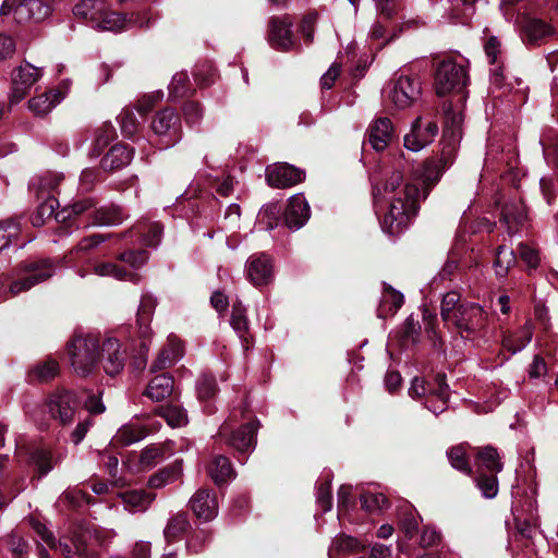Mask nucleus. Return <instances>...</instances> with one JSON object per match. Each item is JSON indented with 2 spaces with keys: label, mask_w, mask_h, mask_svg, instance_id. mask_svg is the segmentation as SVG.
I'll use <instances>...</instances> for the list:
<instances>
[{
  "label": "nucleus",
  "mask_w": 558,
  "mask_h": 558,
  "mask_svg": "<svg viewBox=\"0 0 558 558\" xmlns=\"http://www.w3.org/2000/svg\"><path fill=\"white\" fill-rule=\"evenodd\" d=\"M63 180L62 173L47 172L37 179L32 181V186L36 187L40 197L50 195V193L57 191L58 185Z\"/></svg>",
  "instance_id": "nucleus-43"
},
{
  "label": "nucleus",
  "mask_w": 558,
  "mask_h": 558,
  "mask_svg": "<svg viewBox=\"0 0 558 558\" xmlns=\"http://www.w3.org/2000/svg\"><path fill=\"white\" fill-rule=\"evenodd\" d=\"M21 232L20 222L15 219L0 221V252L9 247Z\"/></svg>",
  "instance_id": "nucleus-45"
},
{
  "label": "nucleus",
  "mask_w": 558,
  "mask_h": 558,
  "mask_svg": "<svg viewBox=\"0 0 558 558\" xmlns=\"http://www.w3.org/2000/svg\"><path fill=\"white\" fill-rule=\"evenodd\" d=\"M93 27L99 31L122 32L128 29V17L125 14L107 10L105 5Z\"/></svg>",
  "instance_id": "nucleus-29"
},
{
  "label": "nucleus",
  "mask_w": 558,
  "mask_h": 558,
  "mask_svg": "<svg viewBox=\"0 0 558 558\" xmlns=\"http://www.w3.org/2000/svg\"><path fill=\"white\" fill-rule=\"evenodd\" d=\"M230 325L239 338L242 341L247 342L246 335L248 332V322L245 315V308L241 303H234L232 305Z\"/></svg>",
  "instance_id": "nucleus-44"
},
{
  "label": "nucleus",
  "mask_w": 558,
  "mask_h": 558,
  "mask_svg": "<svg viewBox=\"0 0 558 558\" xmlns=\"http://www.w3.org/2000/svg\"><path fill=\"white\" fill-rule=\"evenodd\" d=\"M158 414L162 416L171 427H181L187 423V414L180 405L170 404L159 408Z\"/></svg>",
  "instance_id": "nucleus-46"
},
{
  "label": "nucleus",
  "mask_w": 558,
  "mask_h": 558,
  "mask_svg": "<svg viewBox=\"0 0 558 558\" xmlns=\"http://www.w3.org/2000/svg\"><path fill=\"white\" fill-rule=\"evenodd\" d=\"M533 324L527 320L515 333L504 337L502 345L512 354L522 351L532 340Z\"/></svg>",
  "instance_id": "nucleus-27"
},
{
  "label": "nucleus",
  "mask_w": 558,
  "mask_h": 558,
  "mask_svg": "<svg viewBox=\"0 0 558 558\" xmlns=\"http://www.w3.org/2000/svg\"><path fill=\"white\" fill-rule=\"evenodd\" d=\"M403 302V294L400 291L395 290L391 286L385 283L380 304L377 310L378 317L386 318L395 315L402 306Z\"/></svg>",
  "instance_id": "nucleus-25"
},
{
  "label": "nucleus",
  "mask_w": 558,
  "mask_h": 558,
  "mask_svg": "<svg viewBox=\"0 0 558 558\" xmlns=\"http://www.w3.org/2000/svg\"><path fill=\"white\" fill-rule=\"evenodd\" d=\"M189 92V76L185 72H178L169 84V95L173 99L181 98Z\"/></svg>",
  "instance_id": "nucleus-56"
},
{
  "label": "nucleus",
  "mask_w": 558,
  "mask_h": 558,
  "mask_svg": "<svg viewBox=\"0 0 558 558\" xmlns=\"http://www.w3.org/2000/svg\"><path fill=\"white\" fill-rule=\"evenodd\" d=\"M459 143L460 142L442 138V149L436 162H438L444 170L448 169L453 163Z\"/></svg>",
  "instance_id": "nucleus-58"
},
{
  "label": "nucleus",
  "mask_w": 558,
  "mask_h": 558,
  "mask_svg": "<svg viewBox=\"0 0 558 558\" xmlns=\"http://www.w3.org/2000/svg\"><path fill=\"white\" fill-rule=\"evenodd\" d=\"M118 258L134 269L141 268L148 260V254L144 250L128 251L121 253Z\"/></svg>",
  "instance_id": "nucleus-61"
},
{
  "label": "nucleus",
  "mask_w": 558,
  "mask_h": 558,
  "mask_svg": "<svg viewBox=\"0 0 558 558\" xmlns=\"http://www.w3.org/2000/svg\"><path fill=\"white\" fill-rule=\"evenodd\" d=\"M420 520V515L411 506L403 507L399 513L400 527L408 537H412L415 534Z\"/></svg>",
  "instance_id": "nucleus-47"
},
{
  "label": "nucleus",
  "mask_w": 558,
  "mask_h": 558,
  "mask_svg": "<svg viewBox=\"0 0 558 558\" xmlns=\"http://www.w3.org/2000/svg\"><path fill=\"white\" fill-rule=\"evenodd\" d=\"M149 433L147 425L130 423L120 427L114 436V441L122 446H130L144 439Z\"/></svg>",
  "instance_id": "nucleus-31"
},
{
  "label": "nucleus",
  "mask_w": 558,
  "mask_h": 558,
  "mask_svg": "<svg viewBox=\"0 0 558 558\" xmlns=\"http://www.w3.org/2000/svg\"><path fill=\"white\" fill-rule=\"evenodd\" d=\"M181 469L180 466H174L171 469H165L154 474L149 478V486L153 488H161L167 484L173 483L175 480L180 477Z\"/></svg>",
  "instance_id": "nucleus-53"
},
{
  "label": "nucleus",
  "mask_w": 558,
  "mask_h": 558,
  "mask_svg": "<svg viewBox=\"0 0 558 558\" xmlns=\"http://www.w3.org/2000/svg\"><path fill=\"white\" fill-rule=\"evenodd\" d=\"M32 526L41 537L44 543L51 548L58 549L66 558H73L74 554L81 553V548L78 546H75V551H73L72 547L66 543L59 542L56 544L52 533L41 522L32 520Z\"/></svg>",
  "instance_id": "nucleus-33"
},
{
  "label": "nucleus",
  "mask_w": 558,
  "mask_h": 558,
  "mask_svg": "<svg viewBox=\"0 0 558 558\" xmlns=\"http://www.w3.org/2000/svg\"><path fill=\"white\" fill-rule=\"evenodd\" d=\"M31 461L37 468L40 475L48 474L57 460L53 461L51 450L46 446H39L31 452Z\"/></svg>",
  "instance_id": "nucleus-41"
},
{
  "label": "nucleus",
  "mask_w": 558,
  "mask_h": 558,
  "mask_svg": "<svg viewBox=\"0 0 558 558\" xmlns=\"http://www.w3.org/2000/svg\"><path fill=\"white\" fill-rule=\"evenodd\" d=\"M515 262L517 258L513 250L507 247L506 245H500L497 250L496 258L494 262L496 276L499 278H505Z\"/></svg>",
  "instance_id": "nucleus-42"
},
{
  "label": "nucleus",
  "mask_w": 558,
  "mask_h": 558,
  "mask_svg": "<svg viewBox=\"0 0 558 558\" xmlns=\"http://www.w3.org/2000/svg\"><path fill=\"white\" fill-rule=\"evenodd\" d=\"M208 474L216 484L228 482L235 476L230 460L225 456H215L208 465Z\"/></svg>",
  "instance_id": "nucleus-32"
},
{
  "label": "nucleus",
  "mask_w": 558,
  "mask_h": 558,
  "mask_svg": "<svg viewBox=\"0 0 558 558\" xmlns=\"http://www.w3.org/2000/svg\"><path fill=\"white\" fill-rule=\"evenodd\" d=\"M246 276L254 287H264L275 278L274 264L265 254L252 255L246 262Z\"/></svg>",
  "instance_id": "nucleus-14"
},
{
  "label": "nucleus",
  "mask_w": 558,
  "mask_h": 558,
  "mask_svg": "<svg viewBox=\"0 0 558 558\" xmlns=\"http://www.w3.org/2000/svg\"><path fill=\"white\" fill-rule=\"evenodd\" d=\"M33 373L39 380H48L57 375L58 363L54 360H48L35 366Z\"/></svg>",
  "instance_id": "nucleus-63"
},
{
  "label": "nucleus",
  "mask_w": 558,
  "mask_h": 558,
  "mask_svg": "<svg viewBox=\"0 0 558 558\" xmlns=\"http://www.w3.org/2000/svg\"><path fill=\"white\" fill-rule=\"evenodd\" d=\"M94 271L96 275L101 277H113L119 280H133L136 278L135 275L129 272L122 267H119L114 263H100L95 265Z\"/></svg>",
  "instance_id": "nucleus-48"
},
{
  "label": "nucleus",
  "mask_w": 558,
  "mask_h": 558,
  "mask_svg": "<svg viewBox=\"0 0 558 558\" xmlns=\"http://www.w3.org/2000/svg\"><path fill=\"white\" fill-rule=\"evenodd\" d=\"M65 97L59 89H50L28 100V109L35 116H46Z\"/></svg>",
  "instance_id": "nucleus-22"
},
{
  "label": "nucleus",
  "mask_w": 558,
  "mask_h": 558,
  "mask_svg": "<svg viewBox=\"0 0 558 558\" xmlns=\"http://www.w3.org/2000/svg\"><path fill=\"white\" fill-rule=\"evenodd\" d=\"M266 179L270 186L284 189L305 179V172L289 163H275L266 169Z\"/></svg>",
  "instance_id": "nucleus-15"
},
{
  "label": "nucleus",
  "mask_w": 558,
  "mask_h": 558,
  "mask_svg": "<svg viewBox=\"0 0 558 558\" xmlns=\"http://www.w3.org/2000/svg\"><path fill=\"white\" fill-rule=\"evenodd\" d=\"M162 454V450L159 446L146 447L140 457V464L144 469L153 468L158 463Z\"/></svg>",
  "instance_id": "nucleus-62"
},
{
  "label": "nucleus",
  "mask_w": 558,
  "mask_h": 558,
  "mask_svg": "<svg viewBox=\"0 0 558 558\" xmlns=\"http://www.w3.org/2000/svg\"><path fill=\"white\" fill-rule=\"evenodd\" d=\"M44 202L38 206L37 217L34 218L33 223H44L46 219H57L56 209L59 205L58 199L52 196H45Z\"/></svg>",
  "instance_id": "nucleus-51"
},
{
  "label": "nucleus",
  "mask_w": 558,
  "mask_h": 558,
  "mask_svg": "<svg viewBox=\"0 0 558 558\" xmlns=\"http://www.w3.org/2000/svg\"><path fill=\"white\" fill-rule=\"evenodd\" d=\"M409 395L413 399H424L425 408L437 415L447 408L449 386L446 383V376L438 374L432 381L414 377Z\"/></svg>",
  "instance_id": "nucleus-2"
},
{
  "label": "nucleus",
  "mask_w": 558,
  "mask_h": 558,
  "mask_svg": "<svg viewBox=\"0 0 558 558\" xmlns=\"http://www.w3.org/2000/svg\"><path fill=\"white\" fill-rule=\"evenodd\" d=\"M439 129L435 121L417 117L411 124V130L404 135V147L411 151H420L434 142Z\"/></svg>",
  "instance_id": "nucleus-9"
},
{
  "label": "nucleus",
  "mask_w": 558,
  "mask_h": 558,
  "mask_svg": "<svg viewBox=\"0 0 558 558\" xmlns=\"http://www.w3.org/2000/svg\"><path fill=\"white\" fill-rule=\"evenodd\" d=\"M451 323L464 339L473 341L476 347L482 345L481 332L486 324V314L480 305L475 303L459 305L458 313Z\"/></svg>",
  "instance_id": "nucleus-4"
},
{
  "label": "nucleus",
  "mask_w": 558,
  "mask_h": 558,
  "mask_svg": "<svg viewBox=\"0 0 558 558\" xmlns=\"http://www.w3.org/2000/svg\"><path fill=\"white\" fill-rule=\"evenodd\" d=\"M93 213L92 225L97 226H117L124 220L123 210L118 206H108L95 209Z\"/></svg>",
  "instance_id": "nucleus-39"
},
{
  "label": "nucleus",
  "mask_w": 558,
  "mask_h": 558,
  "mask_svg": "<svg viewBox=\"0 0 558 558\" xmlns=\"http://www.w3.org/2000/svg\"><path fill=\"white\" fill-rule=\"evenodd\" d=\"M395 137V129L390 119L378 118L368 128V142L377 151H383Z\"/></svg>",
  "instance_id": "nucleus-18"
},
{
  "label": "nucleus",
  "mask_w": 558,
  "mask_h": 558,
  "mask_svg": "<svg viewBox=\"0 0 558 558\" xmlns=\"http://www.w3.org/2000/svg\"><path fill=\"white\" fill-rule=\"evenodd\" d=\"M183 355V347L181 341L174 337L170 336L168 338L167 345L160 351L157 359L154 361L151 365V371H160L172 366L177 363Z\"/></svg>",
  "instance_id": "nucleus-23"
},
{
  "label": "nucleus",
  "mask_w": 558,
  "mask_h": 558,
  "mask_svg": "<svg viewBox=\"0 0 558 558\" xmlns=\"http://www.w3.org/2000/svg\"><path fill=\"white\" fill-rule=\"evenodd\" d=\"M189 527L190 522L187 514L184 512H178L169 518L163 530V536L166 541L170 543L184 534Z\"/></svg>",
  "instance_id": "nucleus-40"
},
{
  "label": "nucleus",
  "mask_w": 558,
  "mask_h": 558,
  "mask_svg": "<svg viewBox=\"0 0 558 558\" xmlns=\"http://www.w3.org/2000/svg\"><path fill=\"white\" fill-rule=\"evenodd\" d=\"M291 25L288 19L271 20L269 39L274 47L290 50L294 46Z\"/></svg>",
  "instance_id": "nucleus-20"
},
{
  "label": "nucleus",
  "mask_w": 558,
  "mask_h": 558,
  "mask_svg": "<svg viewBox=\"0 0 558 558\" xmlns=\"http://www.w3.org/2000/svg\"><path fill=\"white\" fill-rule=\"evenodd\" d=\"M173 378L167 374L155 376L145 390V396L150 400L159 402L168 398L173 391Z\"/></svg>",
  "instance_id": "nucleus-26"
},
{
  "label": "nucleus",
  "mask_w": 558,
  "mask_h": 558,
  "mask_svg": "<svg viewBox=\"0 0 558 558\" xmlns=\"http://www.w3.org/2000/svg\"><path fill=\"white\" fill-rule=\"evenodd\" d=\"M495 474L496 473L486 475L484 473H477L475 478L476 486L481 489L485 498H494L498 493V481Z\"/></svg>",
  "instance_id": "nucleus-55"
},
{
  "label": "nucleus",
  "mask_w": 558,
  "mask_h": 558,
  "mask_svg": "<svg viewBox=\"0 0 558 558\" xmlns=\"http://www.w3.org/2000/svg\"><path fill=\"white\" fill-rule=\"evenodd\" d=\"M105 2L102 0H83L73 8L76 17L86 20L93 27L99 20Z\"/></svg>",
  "instance_id": "nucleus-37"
},
{
  "label": "nucleus",
  "mask_w": 558,
  "mask_h": 558,
  "mask_svg": "<svg viewBox=\"0 0 558 558\" xmlns=\"http://www.w3.org/2000/svg\"><path fill=\"white\" fill-rule=\"evenodd\" d=\"M105 2L102 0H83L73 8L76 17L86 20L93 27L99 20Z\"/></svg>",
  "instance_id": "nucleus-38"
},
{
  "label": "nucleus",
  "mask_w": 558,
  "mask_h": 558,
  "mask_svg": "<svg viewBox=\"0 0 558 558\" xmlns=\"http://www.w3.org/2000/svg\"><path fill=\"white\" fill-rule=\"evenodd\" d=\"M124 504V507L130 512H143L148 509L155 495L145 490H128L119 495Z\"/></svg>",
  "instance_id": "nucleus-28"
},
{
  "label": "nucleus",
  "mask_w": 558,
  "mask_h": 558,
  "mask_svg": "<svg viewBox=\"0 0 558 558\" xmlns=\"http://www.w3.org/2000/svg\"><path fill=\"white\" fill-rule=\"evenodd\" d=\"M116 136V130L113 125L109 122L102 123L95 131V140H94V155L98 156L104 147H106Z\"/></svg>",
  "instance_id": "nucleus-50"
},
{
  "label": "nucleus",
  "mask_w": 558,
  "mask_h": 558,
  "mask_svg": "<svg viewBox=\"0 0 558 558\" xmlns=\"http://www.w3.org/2000/svg\"><path fill=\"white\" fill-rule=\"evenodd\" d=\"M48 408L52 417L59 420L61 424H69L74 417L77 402L74 393L64 391L53 395L49 399Z\"/></svg>",
  "instance_id": "nucleus-16"
},
{
  "label": "nucleus",
  "mask_w": 558,
  "mask_h": 558,
  "mask_svg": "<svg viewBox=\"0 0 558 558\" xmlns=\"http://www.w3.org/2000/svg\"><path fill=\"white\" fill-rule=\"evenodd\" d=\"M133 155L132 148L123 144H117L102 158L101 167L106 171L119 170L131 162Z\"/></svg>",
  "instance_id": "nucleus-24"
},
{
  "label": "nucleus",
  "mask_w": 558,
  "mask_h": 558,
  "mask_svg": "<svg viewBox=\"0 0 558 558\" xmlns=\"http://www.w3.org/2000/svg\"><path fill=\"white\" fill-rule=\"evenodd\" d=\"M526 209L521 201L507 203L501 210V219L507 225L509 233H514V227L522 225L526 219Z\"/></svg>",
  "instance_id": "nucleus-30"
},
{
  "label": "nucleus",
  "mask_w": 558,
  "mask_h": 558,
  "mask_svg": "<svg viewBox=\"0 0 558 558\" xmlns=\"http://www.w3.org/2000/svg\"><path fill=\"white\" fill-rule=\"evenodd\" d=\"M43 70L28 62L22 63L12 73L10 104H19L25 98L29 88L41 77Z\"/></svg>",
  "instance_id": "nucleus-11"
},
{
  "label": "nucleus",
  "mask_w": 558,
  "mask_h": 558,
  "mask_svg": "<svg viewBox=\"0 0 558 558\" xmlns=\"http://www.w3.org/2000/svg\"><path fill=\"white\" fill-rule=\"evenodd\" d=\"M361 502L366 511L375 512L386 506L387 499L381 493H365L361 496Z\"/></svg>",
  "instance_id": "nucleus-59"
},
{
  "label": "nucleus",
  "mask_w": 558,
  "mask_h": 558,
  "mask_svg": "<svg viewBox=\"0 0 558 558\" xmlns=\"http://www.w3.org/2000/svg\"><path fill=\"white\" fill-rule=\"evenodd\" d=\"M185 120L190 124H197L203 118V110L197 102L190 101L183 107Z\"/></svg>",
  "instance_id": "nucleus-64"
},
{
  "label": "nucleus",
  "mask_w": 558,
  "mask_h": 558,
  "mask_svg": "<svg viewBox=\"0 0 558 558\" xmlns=\"http://www.w3.org/2000/svg\"><path fill=\"white\" fill-rule=\"evenodd\" d=\"M258 429L257 422H251L233 430L231 424L226 421L219 429L218 436L225 439L231 447L239 452H245L254 449L255 435Z\"/></svg>",
  "instance_id": "nucleus-10"
},
{
  "label": "nucleus",
  "mask_w": 558,
  "mask_h": 558,
  "mask_svg": "<svg viewBox=\"0 0 558 558\" xmlns=\"http://www.w3.org/2000/svg\"><path fill=\"white\" fill-rule=\"evenodd\" d=\"M24 277L12 282L10 291L13 294L29 290L34 286L49 279L54 274V266L49 259L27 262L23 265Z\"/></svg>",
  "instance_id": "nucleus-8"
},
{
  "label": "nucleus",
  "mask_w": 558,
  "mask_h": 558,
  "mask_svg": "<svg viewBox=\"0 0 558 558\" xmlns=\"http://www.w3.org/2000/svg\"><path fill=\"white\" fill-rule=\"evenodd\" d=\"M156 135L166 138L165 146L170 147L180 140L181 120L173 109L160 110L151 122Z\"/></svg>",
  "instance_id": "nucleus-12"
},
{
  "label": "nucleus",
  "mask_w": 558,
  "mask_h": 558,
  "mask_svg": "<svg viewBox=\"0 0 558 558\" xmlns=\"http://www.w3.org/2000/svg\"><path fill=\"white\" fill-rule=\"evenodd\" d=\"M156 299L150 294H143L141 299V303L137 311V324L140 328V333L143 338H146L149 335L148 324L151 319L156 307Z\"/></svg>",
  "instance_id": "nucleus-36"
},
{
  "label": "nucleus",
  "mask_w": 558,
  "mask_h": 558,
  "mask_svg": "<svg viewBox=\"0 0 558 558\" xmlns=\"http://www.w3.org/2000/svg\"><path fill=\"white\" fill-rule=\"evenodd\" d=\"M387 95L397 109H407L420 98L421 82L416 76L401 74L389 84Z\"/></svg>",
  "instance_id": "nucleus-7"
},
{
  "label": "nucleus",
  "mask_w": 558,
  "mask_h": 558,
  "mask_svg": "<svg viewBox=\"0 0 558 558\" xmlns=\"http://www.w3.org/2000/svg\"><path fill=\"white\" fill-rule=\"evenodd\" d=\"M462 111H454L451 108L446 109L442 138L460 142L462 137Z\"/></svg>",
  "instance_id": "nucleus-34"
},
{
  "label": "nucleus",
  "mask_w": 558,
  "mask_h": 558,
  "mask_svg": "<svg viewBox=\"0 0 558 558\" xmlns=\"http://www.w3.org/2000/svg\"><path fill=\"white\" fill-rule=\"evenodd\" d=\"M477 473H484V470L490 473H498L502 470L497 450L493 447H485L477 452L476 456Z\"/></svg>",
  "instance_id": "nucleus-35"
},
{
  "label": "nucleus",
  "mask_w": 558,
  "mask_h": 558,
  "mask_svg": "<svg viewBox=\"0 0 558 558\" xmlns=\"http://www.w3.org/2000/svg\"><path fill=\"white\" fill-rule=\"evenodd\" d=\"M317 506L323 512H327L331 509V494H330V480L329 474L326 475L325 481H319L317 493H316Z\"/></svg>",
  "instance_id": "nucleus-57"
},
{
  "label": "nucleus",
  "mask_w": 558,
  "mask_h": 558,
  "mask_svg": "<svg viewBox=\"0 0 558 558\" xmlns=\"http://www.w3.org/2000/svg\"><path fill=\"white\" fill-rule=\"evenodd\" d=\"M310 218V206L305 197L296 194L290 198L284 211V221L289 229L298 230L305 225Z\"/></svg>",
  "instance_id": "nucleus-19"
},
{
  "label": "nucleus",
  "mask_w": 558,
  "mask_h": 558,
  "mask_svg": "<svg viewBox=\"0 0 558 558\" xmlns=\"http://www.w3.org/2000/svg\"><path fill=\"white\" fill-rule=\"evenodd\" d=\"M468 74L463 65L452 60L441 61L436 70L435 88L439 96L451 92H461L468 84Z\"/></svg>",
  "instance_id": "nucleus-6"
},
{
  "label": "nucleus",
  "mask_w": 558,
  "mask_h": 558,
  "mask_svg": "<svg viewBox=\"0 0 558 558\" xmlns=\"http://www.w3.org/2000/svg\"><path fill=\"white\" fill-rule=\"evenodd\" d=\"M444 172V168L436 160L426 161L420 173L425 185L422 193L417 184L403 182L399 170L391 172L381 186H375L373 194L377 210H384L380 207V202L388 204L380 218L383 231L390 235H397L405 230L417 215L418 203L421 197H426V189L435 185Z\"/></svg>",
  "instance_id": "nucleus-1"
},
{
  "label": "nucleus",
  "mask_w": 558,
  "mask_h": 558,
  "mask_svg": "<svg viewBox=\"0 0 558 558\" xmlns=\"http://www.w3.org/2000/svg\"><path fill=\"white\" fill-rule=\"evenodd\" d=\"M99 343L95 337L77 336L68 345V354L73 371L78 376L89 375L99 360Z\"/></svg>",
  "instance_id": "nucleus-3"
},
{
  "label": "nucleus",
  "mask_w": 558,
  "mask_h": 558,
  "mask_svg": "<svg viewBox=\"0 0 558 558\" xmlns=\"http://www.w3.org/2000/svg\"><path fill=\"white\" fill-rule=\"evenodd\" d=\"M121 131L125 136H132L137 131V119L131 109L124 108L118 117Z\"/></svg>",
  "instance_id": "nucleus-60"
},
{
  "label": "nucleus",
  "mask_w": 558,
  "mask_h": 558,
  "mask_svg": "<svg viewBox=\"0 0 558 558\" xmlns=\"http://www.w3.org/2000/svg\"><path fill=\"white\" fill-rule=\"evenodd\" d=\"M196 391L201 400H209L217 393L216 379L208 374H202L196 381Z\"/></svg>",
  "instance_id": "nucleus-54"
},
{
  "label": "nucleus",
  "mask_w": 558,
  "mask_h": 558,
  "mask_svg": "<svg viewBox=\"0 0 558 558\" xmlns=\"http://www.w3.org/2000/svg\"><path fill=\"white\" fill-rule=\"evenodd\" d=\"M101 354L105 361L104 368L107 374L116 375L124 366V354L120 350V343L116 339H107L101 345Z\"/></svg>",
  "instance_id": "nucleus-21"
},
{
  "label": "nucleus",
  "mask_w": 558,
  "mask_h": 558,
  "mask_svg": "<svg viewBox=\"0 0 558 558\" xmlns=\"http://www.w3.org/2000/svg\"><path fill=\"white\" fill-rule=\"evenodd\" d=\"M460 294L456 291L446 293L441 300L440 315L445 322L451 323L458 313V306L461 305Z\"/></svg>",
  "instance_id": "nucleus-49"
},
{
  "label": "nucleus",
  "mask_w": 558,
  "mask_h": 558,
  "mask_svg": "<svg viewBox=\"0 0 558 558\" xmlns=\"http://www.w3.org/2000/svg\"><path fill=\"white\" fill-rule=\"evenodd\" d=\"M515 24L524 43L538 44L555 34V27L545 21L529 14L518 15Z\"/></svg>",
  "instance_id": "nucleus-13"
},
{
  "label": "nucleus",
  "mask_w": 558,
  "mask_h": 558,
  "mask_svg": "<svg viewBox=\"0 0 558 558\" xmlns=\"http://www.w3.org/2000/svg\"><path fill=\"white\" fill-rule=\"evenodd\" d=\"M190 507L194 514L204 521H210L218 513L216 495L209 489H198L190 499Z\"/></svg>",
  "instance_id": "nucleus-17"
},
{
  "label": "nucleus",
  "mask_w": 558,
  "mask_h": 558,
  "mask_svg": "<svg viewBox=\"0 0 558 558\" xmlns=\"http://www.w3.org/2000/svg\"><path fill=\"white\" fill-rule=\"evenodd\" d=\"M52 8L45 0H22L16 3L15 0H5L1 8L0 14H13V20L19 24L39 23L50 16Z\"/></svg>",
  "instance_id": "nucleus-5"
},
{
  "label": "nucleus",
  "mask_w": 558,
  "mask_h": 558,
  "mask_svg": "<svg viewBox=\"0 0 558 558\" xmlns=\"http://www.w3.org/2000/svg\"><path fill=\"white\" fill-rule=\"evenodd\" d=\"M447 457L452 468L456 470L470 475L472 473V469L466 460L465 450L463 447L458 446L449 449L447 451Z\"/></svg>",
  "instance_id": "nucleus-52"
}]
</instances>
